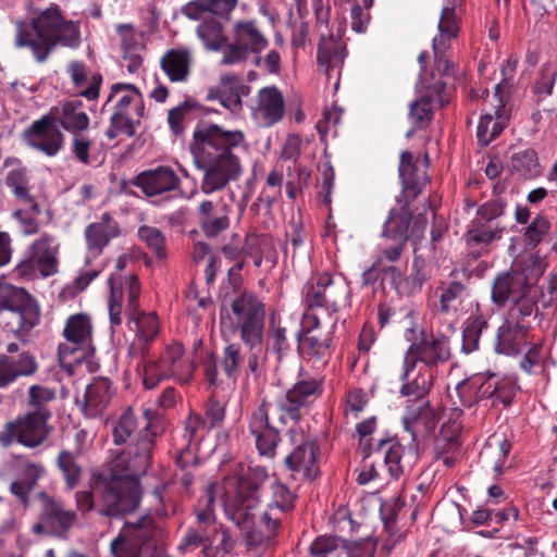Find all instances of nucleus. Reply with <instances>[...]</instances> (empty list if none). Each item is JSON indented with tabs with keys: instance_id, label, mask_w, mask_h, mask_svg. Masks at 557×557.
I'll list each match as a JSON object with an SVG mask.
<instances>
[{
	"instance_id": "1",
	"label": "nucleus",
	"mask_w": 557,
	"mask_h": 557,
	"mask_svg": "<svg viewBox=\"0 0 557 557\" xmlns=\"http://www.w3.org/2000/svg\"><path fill=\"white\" fill-rule=\"evenodd\" d=\"M189 149L196 169L202 173L200 191L205 195L223 190L243 174L237 151L246 149V137L239 129L200 122L193 132Z\"/></svg>"
},
{
	"instance_id": "2",
	"label": "nucleus",
	"mask_w": 557,
	"mask_h": 557,
	"mask_svg": "<svg viewBox=\"0 0 557 557\" xmlns=\"http://www.w3.org/2000/svg\"><path fill=\"white\" fill-rule=\"evenodd\" d=\"M233 332L242 344L230 343L222 351L220 367L227 379L236 381L246 364L253 376H260L267 361L264 345L265 305L252 292H243L231 301Z\"/></svg>"
},
{
	"instance_id": "3",
	"label": "nucleus",
	"mask_w": 557,
	"mask_h": 557,
	"mask_svg": "<svg viewBox=\"0 0 557 557\" xmlns=\"http://www.w3.org/2000/svg\"><path fill=\"white\" fill-rule=\"evenodd\" d=\"M323 393V379L300 374L293 386L274 401L264 397L253 411L249 430L256 438L259 454L273 458L280 442L278 429L270 422L275 418L281 425L289 422L297 424L302 417L309 413L312 405Z\"/></svg>"
},
{
	"instance_id": "4",
	"label": "nucleus",
	"mask_w": 557,
	"mask_h": 557,
	"mask_svg": "<svg viewBox=\"0 0 557 557\" xmlns=\"http://www.w3.org/2000/svg\"><path fill=\"white\" fill-rule=\"evenodd\" d=\"M81 42L79 23L65 20L54 4L41 11L32 24H16L15 45L28 48L38 62H44L57 46L77 49Z\"/></svg>"
},
{
	"instance_id": "5",
	"label": "nucleus",
	"mask_w": 557,
	"mask_h": 557,
	"mask_svg": "<svg viewBox=\"0 0 557 557\" xmlns=\"http://www.w3.org/2000/svg\"><path fill=\"white\" fill-rule=\"evenodd\" d=\"M145 425L136 440L122 450L111 462V473L132 485L139 486L138 480L146 474L152 461L156 438L166 426L164 417L159 411L147 408L144 410Z\"/></svg>"
},
{
	"instance_id": "6",
	"label": "nucleus",
	"mask_w": 557,
	"mask_h": 557,
	"mask_svg": "<svg viewBox=\"0 0 557 557\" xmlns=\"http://www.w3.org/2000/svg\"><path fill=\"white\" fill-rule=\"evenodd\" d=\"M162 535V528L156 520L145 516L124 523L110 543V553L112 557H143L159 546Z\"/></svg>"
},
{
	"instance_id": "7",
	"label": "nucleus",
	"mask_w": 557,
	"mask_h": 557,
	"mask_svg": "<svg viewBox=\"0 0 557 557\" xmlns=\"http://www.w3.org/2000/svg\"><path fill=\"white\" fill-rule=\"evenodd\" d=\"M60 243L57 237L44 233L29 244L22 259L14 268V273L27 281L47 278L59 271Z\"/></svg>"
},
{
	"instance_id": "8",
	"label": "nucleus",
	"mask_w": 557,
	"mask_h": 557,
	"mask_svg": "<svg viewBox=\"0 0 557 557\" xmlns=\"http://www.w3.org/2000/svg\"><path fill=\"white\" fill-rule=\"evenodd\" d=\"M194 373L193 362L185 356L180 343H172L164 348L158 360L147 362L143 369V384L151 389L165 379L187 383Z\"/></svg>"
},
{
	"instance_id": "9",
	"label": "nucleus",
	"mask_w": 557,
	"mask_h": 557,
	"mask_svg": "<svg viewBox=\"0 0 557 557\" xmlns=\"http://www.w3.org/2000/svg\"><path fill=\"white\" fill-rule=\"evenodd\" d=\"M63 336L65 342L59 345L58 356L64 367L79 364L92 355V325L87 314L70 315L63 329Z\"/></svg>"
},
{
	"instance_id": "10",
	"label": "nucleus",
	"mask_w": 557,
	"mask_h": 557,
	"mask_svg": "<svg viewBox=\"0 0 557 557\" xmlns=\"http://www.w3.org/2000/svg\"><path fill=\"white\" fill-rule=\"evenodd\" d=\"M321 317L305 312L301 319L302 334L299 336V351L302 358L315 369L324 368L331 358L332 332L336 320L330 321V330L321 331Z\"/></svg>"
},
{
	"instance_id": "11",
	"label": "nucleus",
	"mask_w": 557,
	"mask_h": 557,
	"mask_svg": "<svg viewBox=\"0 0 557 557\" xmlns=\"http://www.w3.org/2000/svg\"><path fill=\"white\" fill-rule=\"evenodd\" d=\"M450 358L451 347L448 335L434 333L426 336L422 334V337L413 342L406 351L404 357V379L414 370L417 362L433 369L448 362Z\"/></svg>"
},
{
	"instance_id": "12",
	"label": "nucleus",
	"mask_w": 557,
	"mask_h": 557,
	"mask_svg": "<svg viewBox=\"0 0 557 557\" xmlns=\"http://www.w3.org/2000/svg\"><path fill=\"white\" fill-rule=\"evenodd\" d=\"M233 42L223 49L220 65H235L245 62L249 54H260L268 47V39L255 21H237L233 25Z\"/></svg>"
},
{
	"instance_id": "13",
	"label": "nucleus",
	"mask_w": 557,
	"mask_h": 557,
	"mask_svg": "<svg viewBox=\"0 0 557 557\" xmlns=\"http://www.w3.org/2000/svg\"><path fill=\"white\" fill-rule=\"evenodd\" d=\"M287 435L295 448L285 457L286 468L292 472L293 478L301 475L305 480H314L319 474L317 465L319 448L315 442L306 438L298 423L289 428Z\"/></svg>"
},
{
	"instance_id": "14",
	"label": "nucleus",
	"mask_w": 557,
	"mask_h": 557,
	"mask_svg": "<svg viewBox=\"0 0 557 557\" xmlns=\"http://www.w3.org/2000/svg\"><path fill=\"white\" fill-rule=\"evenodd\" d=\"M139 486L134 482L128 484L125 480L115 478L103 487L97 511L106 517H119L133 512L139 505Z\"/></svg>"
},
{
	"instance_id": "15",
	"label": "nucleus",
	"mask_w": 557,
	"mask_h": 557,
	"mask_svg": "<svg viewBox=\"0 0 557 557\" xmlns=\"http://www.w3.org/2000/svg\"><path fill=\"white\" fill-rule=\"evenodd\" d=\"M38 499L40 502V516L39 521L34 524L33 531L66 539L77 521L76 511L66 509L61 500L46 492H40Z\"/></svg>"
},
{
	"instance_id": "16",
	"label": "nucleus",
	"mask_w": 557,
	"mask_h": 557,
	"mask_svg": "<svg viewBox=\"0 0 557 557\" xmlns=\"http://www.w3.org/2000/svg\"><path fill=\"white\" fill-rule=\"evenodd\" d=\"M48 420L40 414L28 412L24 417L7 422L0 431V445L8 448L17 441L29 448L39 446L49 435Z\"/></svg>"
},
{
	"instance_id": "17",
	"label": "nucleus",
	"mask_w": 557,
	"mask_h": 557,
	"mask_svg": "<svg viewBox=\"0 0 557 557\" xmlns=\"http://www.w3.org/2000/svg\"><path fill=\"white\" fill-rule=\"evenodd\" d=\"M3 310L14 314L18 331L28 332L39 322V307L25 288L0 286V313Z\"/></svg>"
},
{
	"instance_id": "18",
	"label": "nucleus",
	"mask_w": 557,
	"mask_h": 557,
	"mask_svg": "<svg viewBox=\"0 0 557 557\" xmlns=\"http://www.w3.org/2000/svg\"><path fill=\"white\" fill-rule=\"evenodd\" d=\"M459 17L456 14V5H445L442 9L437 29L438 34L433 38V53L436 67L443 74L450 72V63L444 58L445 52L450 46V41L455 39L460 30Z\"/></svg>"
},
{
	"instance_id": "19",
	"label": "nucleus",
	"mask_w": 557,
	"mask_h": 557,
	"mask_svg": "<svg viewBox=\"0 0 557 557\" xmlns=\"http://www.w3.org/2000/svg\"><path fill=\"white\" fill-rule=\"evenodd\" d=\"M120 234V226L109 212L102 213L99 221L87 225L84 232L87 247L85 263L89 264L91 260L99 257L110 242Z\"/></svg>"
},
{
	"instance_id": "20",
	"label": "nucleus",
	"mask_w": 557,
	"mask_h": 557,
	"mask_svg": "<svg viewBox=\"0 0 557 557\" xmlns=\"http://www.w3.org/2000/svg\"><path fill=\"white\" fill-rule=\"evenodd\" d=\"M29 146L48 157L55 156L63 146V134L51 115L35 121L25 133Z\"/></svg>"
},
{
	"instance_id": "21",
	"label": "nucleus",
	"mask_w": 557,
	"mask_h": 557,
	"mask_svg": "<svg viewBox=\"0 0 557 557\" xmlns=\"http://www.w3.org/2000/svg\"><path fill=\"white\" fill-rule=\"evenodd\" d=\"M133 185L139 188L147 197H154L180 190L181 178L171 166L160 165L137 174Z\"/></svg>"
},
{
	"instance_id": "22",
	"label": "nucleus",
	"mask_w": 557,
	"mask_h": 557,
	"mask_svg": "<svg viewBox=\"0 0 557 557\" xmlns=\"http://www.w3.org/2000/svg\"><path fill=\"white\" fill-rule=\"evenodd\" d=\"M433 410L430 403L405 404L401 424L409 434V450L417 451L419 442L431 430Z\"/></svg>"
},
{
	"instance_id": "23",
	"label": "nucleus",
	"mask_w": 557,
	"mask_h": 557,
	"mask_svg": "<svg viewBox=\"0 0 557 557\" xmlns=\"http://www.w3.org/2000/svg\"><path fill=\"white\" fill-rule=\"evenodd\" d=\"M421 88L425 89V95L410 104L409 120L414 127H425L433 119L432 102L444 106L446 99L443 95L446 84L442 79L429 84L423 75L420 76Z\"/></svg>"
},
{
	"instance_id": "24",
	"label": "nucleus",
	"mask_w": 557,
	"mask_h": 557,
	"mask_svg": "<svg viewBox=\"0 0 557 557\" xmlns=\"http://www.w3.org/2000/svg\"><path fill=\"white\" fill-rule=\"evenodd\" d=\"M494 98V113H485L481 116L476 138L481 146H487L494 140L506 127L509 120V112L506 109V101L502 95V84L495 86Z\"/></svg>"
},
{
	"instance_id": "25",
	"label": "nucleus",
	"mask_w": 557,
	"mask_h": 557,
	"mask_svg": "<svg viewBox=\"0 0 557 557\" xmlns=\"http://www.w3.org/2000/svg\"><path fill=\"white\" fill-rule=\"evenodd\" d=\"M530 325L527 322L505 320L498 327L494 349L499 355L517 356L529 346Z\"/></svg>"
},
{
	"instance_id": "26",
	"label": "nucleus",
	"mask_w": 557,
	"mask_h": 557,
	"mask_svg": "<svg viewBox=\"0 0 557 557\" xmlns=\"http://www.w3.org/2000/svg\"><path fill=\"white\" fill-rule=\"evenodd\" d=\"M259 505V494L256 488L242 485L233 497L223 502L224 513L237 527H244L255 516Z\"/></svg>"
},
{
	"instance_id": "27",
	"label": "nucleus",
	"mask_w": 557,
	"mask_h": 557,
	"mask_svg": "<svg viewBox=\"0 0 557 557\" xmlns=\"http://www.w3.org/2000/svg\"><path fill=\"white\" fill-rule=\"evenodd\" d=\"M249 92V87L243 83L239 75L225 74L219 84L208 89L207 99L219 100L220 103L235 113L242 109V97Z\"/></svg>"
},
{
	"instance_id": "28",
	"label": "nucleus",
	"mask_w": 557,
	"mask_h": 557,
	"mask_svg": "<svg viewBox=\"0 0 557 557\" xmlns=\"http://www.w3.org/2000/svg\"><path fill=\"white\" fill-rule=\"evenodd\" d=\"M343 30L338 27L337 33L320 29V39L317 50V63L326 74L339 67L346 58V47L342 40Z\"/></svg>"
},
{
	"instance_id": "29",
	"label": "nucleus",
	"mask_w": 557,
	"mask_h": 557,
	"mask_svg": "<svg viewBox=\"0 0 557 557\" xmlns=\"http://www.w3.org/2000/svg\"><path fill=\"white\" fill-rule=\"evenodd\" d=\"M228 205L221 199H205L198 207L199 225L207 237H215L230 226Z\"/></svg>"
},
{
	"instance_id": "30",
	"label": "nucleus",
	"mask_w": 557,
	"mask_h": 557,
	"mask_svg": "<svg viewBox=\"0 0 557 557\" xmlns=\"http://www.w3.org/2000/svg\"><path fill=\"white\" fill-rule=\"evenodd\" d=\"M321 286L324 287V296H326V317L332 321V315L342 308L350 307L351 289L346 277L342 274L332 275L322 273Z\"/></svg>"
},
{
	"instance_id": "31",
	"label": "nucleus",
	"mask_w": 557,
	"mask_h": 557,
	"mask_svg": "<svg viewBox=\"0 0 557 557\" xmlns=\"http://www.w3.org/2000/svg\"><path fill=\"white\" fill-rule=\"evenodd\" d=\"M54 123H59L67 133H83L89 127L90 119L85 110L84 102L72 99L53 107L50 111Z\"/></svg>"
},
{
	"instance_id": "32",
	"label": "nucleus",
	"mask_w": 557,
	"mask_h": 557,
	"mask_svg": "<svg viewBox=\"0 0 557 557\" xmlns=\"http://www.w3.org/2000/svg\"><path fill=\"white\" fill-rule=\"evenodd\" d=\"M193 63V50L188 47L170 49L160 59V67L172 83L186 82L190 75Z\"/></svg>"
},
{
	"instance_id": "33",
	"label": "nucleus",
	"mask_w": 557,
	"mask_h": 557,
	"mask_svg": "<svg viewBox=\"0 0 557 557\" xmlns=\"http://www.w3.org/2000/svg\"><path fill=\"white\" fill-rule=\"evenodd\" d=\"M38 364L33 355L21 352L17 357L0 355V388H4L21 376H32Z\"/></svg>"
},
{
	"instance_id": "34",
	"label": "nucleus",
	"mask_w": 557,
	"mask_h": 557,
	"mask_svg": "<svg viewBox=\"0 0 557 557\" xmlns=\"http://www.w3.org/2000/svg\"><path fill=\"white\" fill-rule=\"evenodd\" d=\"M255 115L265 126H272L282 120L284 115V98L276 87H265L259 91Z\"/></svg>"
},
{
	"instance_id": "35",
	"label": "nucleus",
	"mask_w": 557,
	"mask_h": 557,
	"mask_svg": "<svg viewBox=\"0 0 557 557\" xmlns=\"http://www.w3.org/2000/svg\"><path fill=\"white\" fill-rule=\"evenodd\" d=\"M530 286L531 284H528L523 274L500 273L496 276L492 287V300L498 306H504L508 301L518 299Z\"/></svg>"
},
{
	"instance_id": "36",
	"label": "nucleus",
	"mask_w": 557,
	"mask_h": 557,
	"mask_svg": "<svg viewBox=\"0 0 557 557\" xmlns=\"http://www.w3.org/2000/svg\"><path fill=\"white\" fill-rule=\"evenodd\" d=\"M435 306L442 314L457 311L469 297L468 287L458 281H442L434 290Z\"/></svg>"
},
{
	"instance_id": "37",
	"label": "nucleus",
	"mask_w": 557,
	"mask_h": 557,
	"mask_svg": "<svg viewBox=\"0 0 557 557\" xmlns=\"http://www.w3.org/2000/svg\"><path fill=\"white\" fill-rule=\"evenodd\" d=\"M116 99L114 112H134L138 119L144 115L141 94L133 84L117 83L112 85L107 103Z\"/></svg>"
},
{
	"instance_id": "38",
	"label": "nucleus",
	"mask_w": 557,
	"mask_h": 557,
	"mask_svg": "<svg viewBox=\"0 0 557 557\" xmlns=\"http://www.w3.org/2000/svg\"><path fill=\"white\" fill-rule=\"evenodd\" d=\"M410 373L404 379V370L400 373V381L403 382L399 394L406 398L405 404H420L430 403L428 394L432 387V374L420 370L414 377L410 379Z\"/></svg>"
},
{
	"instance_id": "39",
	"label": "nucleus",
	"mask_w": 557,
	"mask_h": 557,
	"mask_svg": "<svg viewBox=\"0 0 557 557\" xmlns=\"http://www.w3.org/2000/svg\"><path fill=\"white\" fill-rule=\"evenodd\" d=\"M497 376L491 374L487 379L481 381V377L466 379L456 385V392L463 404L471 405L472 400L468 394L475 392L478 399H492L496 404Z\"/></svg>"
},
{
	"instance_id": "40",
	"label": "nucleus",
	"mask_w": 557,
	"mask_h": 557,
	"mask_svg": "<svg viewBox=\"0 0 557 557\" xmlns=\"http://www.w3.org/2000/svg\"><path fill=\"white\" fill-rule=\"evenodd\" d=\"M111 400L110 383L108 380L95 381L87 385L83 396V409L89 417L103 412Z\"/></svg>"
},
{
	"instance_id": "41",
	"label": "nucleus",
	"mask_w": 557,
	"mask_h": 557,
	"mask_svg": "<svg viewBox=\"0 0 557 557\" xmlns=\"http://www.w3.org/2000/svg\"><path fill=\"white\" fill-rule=\"evenodd\" d=\"M398 172L404 191L410 193L411 199L417 198L426 183V176L425 173H417L418 169L411 152L404 151L400 154Z\"/></svg>"
},
{
	"instance_id": "42",
	"label": "nucleus",
	"mask_w": 557,
	"mask_h": 557,
	"mask_svg": "<svg viewBox=\"0 0 557 557\" xmlns=\"http://www.w3.org/2000/svg\"><path fill=\"white\" fill-rule=\"evenodd\" d=\"M83 450L77 447L74 451L62 449L57 456L55 465L62 474L66 490H74L81 482L83 476V467L78 463L77 458Z\"/></svg>"
},
{
	"instance_id": "43",
	"label": "nucleus",
	"mask_w": 557,
	"mask_h": 557,
	"mask_svg": "<svg viewBox=\"0 0 557 557\" xmlns=\"http://www.w3.org/2000/svg\"><path fill=\"white\" fill-rule=\"evenodd\" d=\"M67 73L71 77L73 85L81 89L79 95L88 100H95L99 96V89L101 84V75L94 74L90 78V85L88 87V74L86 65L81 61H71L67 64Z\"/></svg>"
},
{
	"instance_id": "44",
	"label": "nucleus",
	"mask_w": 557,
	"mask_h": 557,
	"mask_svg": "<svg viewBox=\"0 0 557 557\" xmlns=\"http://www.w3.org/2000/svg\"><path fill=\"white\" fill-rule=\"evenodd\" d=\"M504 228L497 223H485L482 220H473L466 234L469 247H486L502 237Z\"/></svg>"
},
{
	"instance_id": "45",
	"label": "nucleus",
	"mask_w": 557,
	"mask_h": 557,
	"mask_svg": "<svg viewBox=\"0 0 557 557\" xmlns=\"http://www.w3.org/2000/svg\"><path fill=\"white\" fill-rule=\"evenodd\" d=\"M129 322H134L136 326V337L144 347L141 351L147 349V345L154 341L160 331V321L154 312H136L128 317Z\"/></svg>"
},
{
	"instance_id": "46",
	"label": "nucleus",
	"mask_w": 557,
	"mask_h": 557,
	"mask_svg": "<svg viewBox=\"0 0 557 557\" xmlns=\"http://www.w3.org/2000/svg\"><path fill=\"white\" fill-rule=\"evenodd\" d=\"M196 35L209 51H220L227 45L222 24L215 18H206L196 28Z\"/></svg>"
},
{
	"instance_id": "47",
	"label": "nucleus",
	"mask_w": 557,
	"mask_h": 557,
	"mask_svg": "<svg viewBox=\"0 0 557 557\" xmlns=\"http://www.w3.org/2000/svg\"><path fill=\"white\" fill-rule=\"evenodd\" d=\"M510 171L524 180L540 176L542 166L536 152L533 149H525L513 153L510 159Z\"/></svg>"
},
{
	"instance_id": "48",
	"label": "nucleus",
	"mask_w": 557,
	"mask_h": 557,
	"mask_svg": "<svg viewBox=\"0 0 557 557\" xmlns=\"http://www.w3.org/2000/svg\"><path fill=\"white\" fill-rule=\"evenodd\" d=\"M411 220V213L408 205L398 210H391L389 215L384 224L383 238L408 240V228Z\"/></svg>"
},
{
	"instance_id": "49",
	"label": "nucleus",
	"mask_w": 557,
	"mask_h": 557,
	"mask_svg": "<svg viewBox=\"0 0 557 557\" xmlns=\"http://www.w3.org/2000/svg\"><path fill=\"white\" fill-rule=\"evenodd\" d=\"M376 453L383 455L385 466L393 479H398L404 472V447L393 440H381Z\"/></svg>"
},
{
	"instance_id": "50",
	"label": "nucleus",
	"mask_w": 557,
	"mask_h": 557,
	"mask_svg": "<svg viewBox=\"0 0 557 557\" xmlns=\"http://www.w3.org/2000/svg\"><path fill=\"white\" fill-rule=\"evenodd\" d=\"M541 295L539 288L531 285L527 290L515 299L509 309L508 317L505 320L512 322H525L524 319L530 317L536 309L537 299Z\"/></svg>"
},
{
	"instance_id": "51",
	"label": "nucleus",
	"mask_w": 557,
	"mask_h": 557,
	"mask_svg": "<svg viewBox=\"0 0 557 557\" xmlns=\"http://www.w3.org/2000/svg\"><path fill=\"white\" fill-rule=\"evenodd\" d=\"M323 289L320 274L307 282L302 288L306 312L315 313L318 310L326 315V296H324ZM317 314L320 317L318 312Z\"/></svg>"
},
{
	"instance_id": "52",
	"label": "nucleus",
	"mask_w": 557,
	"mask_h": 557,
	"mask_svg": "<svg viewBox=\"0 0 557 557\" xmlns=\"http://www.w3.org/2000/svg\"><path fill=\"white\" fill-rule=\"evenodd\" d=\"M5 184L10 187L15 197L24 205H32L35 207V199L29 194L28 180L25 168L16 166L11 169L5 177Z\"/></svg>"
},
{
	"instance_id": "53",
	"label": "nucleus",
	"mask_w": 557,
	"mask_h": 557,
	"mask_svg": "<svg viewBox=\"0 0 557 557\" xmlns=\"http://www.w3.org/2000/svg\"><path fill=\"white\" fill-rule=\"evenodd\" d=\"M55 399V389L42 385H32L28 389L29 412L45 418L51 417L48 404Z\"/></svg>"
},
{
	"instance_id": "54",
	"label": "nucleus",
	"mask_w": 557,
	"mask_h": 557,
	"mask_svg": "<svg viewBox=\"0 0 557 557\" xmlns=\"http://www.w3.org/2000/svg\"><path fill=\"white\" fill-rule=\"evenodd\" d=\"M487 327V321L481 314L470 318L462 330L461 351L470 354L479 348L480 338L484 329Z\"/></svg>"
},
{
	"instance_id": "55",
	"label": "nucleus",
	"mask_w": 557,
	"mask_h": 557,
	"mask_svg": "<svg viewBox=\"0 0 557 557\" xmlns=\"http://www.w3.org/2000/svg\"><path fill=\"white\" fill-rule=\"evenodd\" d=\"M284 513L285 512L275 509V507H268L261 518V522L267 530V535L262 537L261 535L252 532L247 539L248 545H260L264 542L269 543L276 534Z\"/></svg>"
},
{
	"instance_id": "56",
	"label": "nucleus",
	"mask_w": 557,
	"mask_h": 557,
	"mask_svg": "<svg viewBox=\"0 0 557 557\" xmlns=\"http://www.w3.org/2000/svg\"><path fill=\"white\" fill-rule=\"evenodd\" d=\"M406 243L401 239L384 238L379 245L375 262L381 268L388 267L389 264H397L405 250Z\"/></svg>"
},
{
	"instance_id": "57",
	"label": "nucleus",
	"mask_w": 557,
	"mask_h": 557,
	"mask_svg": "<svg viewBox=\"0 0 557 557\" xmlns=\"http://www.w3.org/2000/svg\"><path fill=\"white\" fill-rule=\"evenodd\" d=\"M511 450V444L508 440L504 438L499 442V446L497 449H493L492 446H486L481 453H480V459L484 465L490 463V459L493 457H496L493 461L492 469L494 471V478H499L504 474L505 470V463L507 460V457Z\"/></svg>"
},
{
	"instance_id": "58",
	"label": "nucleus",
	"mask_w": 557,
	"mask_h": 557,
	"mask_svg": "<svg viewBox=\"0 0 557 557\" xmlns=\"http://www.w3.org/2000/svg\"><path fill=\"white\" fill-rule=\"evenodd\" d=\"M138 423L131 410L124 411L115 421L112 422V441L115 445H123L131 438L137 430Z\"/></svg>"
},
{
	"instance_id": "59",
	"label": "nucleus",
	"mask_w": 557,
	"mask_h": 557,
	"mask_svg": "<svg viewBox=\"0 0 557 557\" xmlns=\"http://www.w3.org/2000/svg\"><path fill=\"white\" fill-rule=\"evenodd\" d=\"M557 77V67L554 64L546 63L540 69L539 76L533 84V92L537 102L545 100L552 95Z\"/></svg>"
},
{
	"instance_id": "60",
	"label": "nucleus",
	"mask_w": 557,
	"mask_h": 557,
	"mask_svg": "<svg viewBox=\"0 0 557 557\" xmlns=\"http://www.w3.org/2000/svg\"><path fill=\"white\" fill-rule=\"evenodd\" d=\"M206 422L200 414L191 412L184 422V432L182 434V443L178 445L177 449L181 454L189 451L194 444L197 443L199 438L200 430L203 429Z\"/></svg>"
},
{
	"instance_id": "61",
	"label": "nucleus",
	"mask_w": 557,
	"mask_h": 557,
	"mask_svg": "<svg viewBox=\"0 0 557 557\" xmlns=\"http://www.w3.org/2000/svg\"><path fill=\"white\" fill-rule=\"evenodd\" d=\"M110 287V297L108 300V310L111 327L120 326L123 317V289L117 285L113 275L108 278Z\"/></svg>"
},
{
	"instance_id": "62",
	"label": "nucleus",
	"mask_w": 557,
	"mask_h": 557,
	"mask_svg": "<svg viewBox=\"0 0 557 557\" xmlns=\"http://www.w3.org/2000/svg\"><path fill=\"white\" fill-rule=\"evenodd\" d=\"M424 259L421 257H414L412 261V270L408 276H405L403 287H400V295H412L419 293L422 289L423 284L428 280V275L423 270Z\"/></svg>"
},
{
	"instance_id": "63",
	"label": "nucleus",
	"mask_w": 557,
	"mask_h": 557,
	"mask_svg": "<svg viewBox=\"0 0 557 557\" xmlns=\"http://www.w3.org/2000/svg\"><path fill=\"white\" fill-rule=\"evenodd\" d=\"M520 369L528 375H539L544 372L545 358L541 345H532L528 348L519 362Z\"/></svg>"
},
{
	"instance_id": "64",
	"label": "nucleus",
	"mask_w": 557,
	"mask_h": 557,
	"mask_svg": "<svg viewBox=\"0 0 557 557\" xmlns=\"http://www.w3.org/2000/svg\"><path fill=\"white\" fill-rule=\"evenodd\" d=\"M272 500L268 507H275V509L288 512L293 510L295 503V494L280 481H274L271 484Z\"/></svg>"
}]
</instances>
